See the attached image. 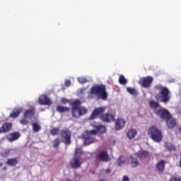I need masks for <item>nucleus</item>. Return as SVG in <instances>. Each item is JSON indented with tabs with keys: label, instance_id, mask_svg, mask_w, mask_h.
<instances>
[{
	"label": "nucleus",
	"instance_id": "9",
	"mask_svg": "<svg viewBox=\"0 0 181 181\" xmlns=\"http://www.w3.org/2000/svg\"><path fill=\"white\" fill-rule=\"evenodd\" d=\"M106 110L107 107H105L95 108L90 117V119H95L97 117H101V115H104V112H105Z\"/></svg>",
	"mask_w": 181,
	"mask_h": 181
},
{
	"label": "nucleus",
	"instance_id": "8",
	"mask_svg": "<svg viewBox=\"0 0 181 181\" xmlns=\"http://www.w3.org/2000/svg\"><path fill=\"white\" fill-rule=\"evenodd\" d=\"M139 83L144 88H150L151 86H152V83H153V77L148 76L141 78Z\"/></svg>",
	"mask_w": 181,
	"mask_h": 181
},
{
	"label": "nucleus",
	"instance_id": "37",
	"mask_svg": "<svg viewBox=\"0 0 181 181\" xmlns=\"http://www.w3.org/2000/svg\"><path fill=\"white\" fill-rule=\"evenodd\" d=\"M78 83H80V84H85V83H87V81H88L86 78L79 77L78 78Z\"/></svg>",
	"mask_w": 181,
	"mask_h": 181
},
{
	"label": "nucleus",
	"instance_id": "43",
	"mask_svg": "<svg viewBox=\"0 0 181 181\" xmlns=\"http://www.w3.org/2000/svg\"><path fill=\"white\" fill-rule=\"evenodd\" d=\"M122 181H129V178L128 177V176H124Z\"/></svg>",
	"mask_w": 181,
	"mask_h": 181
},
{
	"label": "nucleus",
	"instance_id": "16",
	"mask_svg": "<svg viewBox=\"0 0 181 181\" xmlns=\"http://www.w3.org/2000/svg\"><path fill=\"white\" fill-rule=\"evenodd\" d=\"M19 138H21V133L16 132L11 133L6 136V139L8 141V142H13L15 141H18Z\"/></svg>",
	"mask_w": 181,
	"mask_h": 181
},
{
	"label": "nucleus",
	"instance_id": "1",
	"mask_svg": "<svg viewBox=\"0 0 181 181\" xmlns=\"http://www.w3.org/2000/svg\"><path fill=\"white\" fill-rule=\"evenodd\" d=\"M155 90H157V91H159L158 93L155 95V98L157 100H150L148 102V105L150 108H153L154 110H156L160 107V105L159 103H163L164 104H168L169 101H170V90H169V88H168L165 86H163L160 84L156 85L154 87Z\"/></svg>",
	"mask_w": 181,
	"mask_h": 181
},
{
	"label": "nucleus",
	"instance_id": "3",
	"mask_svg": "<svg viewBox=\"0 0 181 181\" xmlns=\"http://www.w3.org/2000/svg\"><path fill=\"white\" fill-rule=\"evenodd\" d=\"M94 95H97L102 100H107L108 93H107L105 85L100 84L92 86L88 94V98H94Z\"/></svg>",
	"mask_w": 181,
	"mask_h": 181
},
{
	"label": "nucleus",
	"instance_id": "12",
	"mask_svg": "<svg viewBox=\"0 0 181 181\" xmlns=\"http://www.w3.org/2000/svg\"><path fill=\"white\" fill-rule=\"evenodd\" d=\"M96 159L100 162H108L110 160V155L105 151H102L96 154Z\"/></svg>",
	"mask_w": 181,
	"mask_h": 181
},
{
	"label": "nucleus",
	"instance_id": "24",
	"mask_svg": "<svg viewBox=\"0 0 181 181\" xmlns=\"http://www.w3.org/2000/svg\"><path fill=\"white\" fill-rule=\"evenodd\" d=\"M94 128H95L98 134H105L107 132V128L102 124L95 125Z\"/></svg>",
	"mask_w": 181,
	"mask_h": 181
},
{
	"label": "nucleus",
	"instance_id": "4",
	"mask_svg": "<svg viewBox=\"0 0 181 181\" xmlns=\"http://www.w3.org/2000/svg\"><path fill=\"white\" fill-rule=\"evenodd\" d=\"M147 134L154 142H160L162 141V132L156 126H152L147 130Z\"/></svg>",
	"mask_w": 181,
	"mask_h": 181
},
{
	"label": "nucleus",
	"instance_id": "34",
	"mask_svg": "<svg viewBox=\"0 0 181 181\" xmlns=\"http://www.w3.org/2000/svg\"><path fill=\"white\" fill-rule=\"evenodd\" d=\"M119 84H122L123 86H125V84H127V79L125 78V76H124V75L119 76Z\"/></svg>",
	"mask_w": 181,
	"mask_h": 181
},
{
	"label": "nucleus",
	"instance_id": "45",
	"mask_svg": "<svg viewBox=\"0 0 181 181\" xmlns=\"http://www.w3.org/2000/svg\"><path fill=\"white\" fill-rule=\"evenodd\" d=\"M7 169H8V167L4 166V167L2 168V170H3L4 172H6V170H7Z\"/></svg>",
	"mask_w": 181,
	"mask_h": 181
},
{
	"label": "nucleus",
	"instance_id": "26",
	"mask_svg": "<svg viewBox=\"0 0 181 181\" xmlns=\"http://www.w3.org/2000/svg\"><path fill=\"white\" fill-rule=\"evenodd\" d=\"M57 111L58 112H70V107L66 106L58 105L57 106Z\"/></svg>",
	"mask_w": 181,
	"mask_h": 181
},
{
	"label": "nucleus",
	"instance_id": "17",
	"mask_svg": "<svg viewBox=\"0 0 181 181\" xmlns=\"http://www.w3.org/2000/svg\"><path fill=\"white\" fill-rule=\"evenodd\" d=\"M166 165V161L165 160H161L158 162L156 165V170L159 173L165 172V166Z\"/></svg>",
	"mask_w": 181,
	"mask_h": 181
},
{
	"label": "nucleus",
	"instance_id": "44",
	"mask_svg": "<svg viewBox=\"0 0 181 181\" xmlns=\"http://www.w3.org/2000/svg\"><path fill=\"white\" fill-rule=\"evenodd\" d=\"M105 173H111V169H110V168L106 169Z\"/></svg>",
	"mask_w": 181,
	"mask_h": 181
},
{
	"label": "nucleus",
	"instance_id": "6",
	"mask_svg": "<svg viewBox=\"0 0 181 181\" xmlns=\"http://www.w3.org/2000/svg\"><path fill=\"white\" fill-rule=\"evenodd\" d=\"M154 113L156 114V115L160 117L161 119H165V121L172 118V115L170 114V112L163 107L157 110L156 112H154Z\"/></svg>",
	"mask_w": 181,
	"mask_h": 181
},
{
	"label": "nucleus",
	"instance_id": "31",
	"mask_svg": "<svg viewBox=\"0 0 181 181\" xmlns=\"http://www.w3.org/2000/svg\"><path fill=\"white\" fill-rule=\"evenodd\" d=\"M41 127L39 124L37 123H33V131H34V132H39L41 129Z\"/></svg>",
	"mask_w": 181,
	"mask_h": 181
},
{
	"label": "nucleus",
	"instance_id": "30",
	"mask_svg": "<svg viewBox=\"0 0 181 181\" xmlns=\"http://www.w3.org/2000/svg\"><path fill=\"white\" fill-rule=\"evenodd\" d=\"M127 91L128 92L129 94H131L132 95H138V92L134 88H127Z\"/></svg>",
	"mask_w": 181,
	"mask_h": 181
},
{
	"label": "nucleus",
	"instance_id": "36",
	"mask_svg": "<svg viewBox=\"0 0 181 181\" xmlns=\"http://www.w3.org/2000/svg\"><path fill=\"white\" fill-rule=\"evenodd\" d=\"M11 154V150H4L2 152L0 153L1 156L3 158H6L8 155Z\"/></svg>",
	"mask_w": 181,
	"mask_h": 181
},
{
	"label": "nucleus",
	"instance_id": "7",
	"mask_svg": "<svg viewBox=\"0 0 181 181\" xmlns=\"http://www.w3.org/2000/svg\"><path fill=\"white\" fill-rule=\"evenodd\" d=\"M61 136L64 139V144L65 145H70L71 144V132L69 129L65 128L61 130Z\"/></svg>",
	"mask_w": 181,
	"mask_h": 181
},
{
	"label": "nucleus",
	"instance_id": "35",
	"mask_svg": "<svg viewBox=\"0 0 181 181\" xmlns=\"http://www.w3.org/2000/svg\"><path fill=\"white\" fill-rule=\"evenodd\" d=\"M51 135H52L53 136L57 135L59 134V132H60V129L57 128V127H54L52 129H51Z\"/></svg>",
	"mask_w": 181,
	"mask_h": 181
},
{
	"label": "nucleus",
	"instance_id": "14",
	"mask_svg": "<svg viewBox=\"0 0 181 181\" xmlns=\"http://www.w3.org/2000/svg\"><path fill=\"white\" fill-rule=\"evenodd\" d=\"M40 105H52V100L46 95H42L38 99Z\"/></svg>",
	"mask_w": 181,
	"mask_h": 181
},
{
	"label": "nucleus",
	"instance_id": "28",
	"mask_svg": "<svg viewBox=\"0 0 181 181\" xmlns=\"http://www.w3.org/2000/svg\"><path fill=\"white\" fill-rule=\"evenodd\" d=\"M125 162H127V158L123 156H119L117 160L118 166H122V165H125Z\"/></svg>",
	"mask_w": 181,
	"mask_h": 181
},
{
	"label": "nucleus",
	"instance_id": "41",
	"mask_svg": "<svg viewBox=\"0 0 181 181\" xmlns=\"http://www.w3.org/2000/svg\"><path fill=\"white\" fill-rule=\"evenodd\" d=\"M71 84V81L70 80L65 81V86L66 87H70Z\"/></svg>",
	"mask_w": 181,
	"mask_h": 181
},
{
	"label": "nucleus",
	"instance_id": "19",
	"mask_svg": "<svg viewBox=\"0 0 181 181\" xmlns=\"http://www.w3.org/2000/svg\"><path fill=\"white\" fill-rule=\"evenodd\" d=\"M35 108L28 109L24 112V118H29L30 119H33L35 118Z\"/></svg>",
	"mask_w": 181,
	"mask_h": 181
},
{
	"label": "nucleus",
	"instance_id": "33",
	"mask_svg": "<svg viewBox=\"0 0 181 181\" xmlns=\"http://www.w3.org/2000/svg\"><path fill=\"white\" fill-rule=\"evenodd\" d=\"M165 148L168 151H176V147H175V146H173V144H170V143L165 144Z\"/></svg>",
	"mask_w": 181,
	"mask_h": 181
},
{
	"label": "nucleus",
	"instance_id": "18",
	"mask_svg": "<svg viewBox=\"0 0 181 181\" xmlns=\"http://www.w3.org/2000/svg\"><path fill=\"white\" fill-rule=\"evenodd\" d=\"M12 129V123L6 122L2 124V127H0V134H4L9 132Z\"/></svg>",
	"mask_w": 181,
	"mask_h": 181
},
{
	"label": "nucleus",
	"instance_id": "23",
	"mask_svg": "<svg viewBox=\"0 0 181 181\" xmlns=\"http://www.w3.org/2000/svg\"><path fill=\"white\" fill-rule=\"evenodd\" d=\"M136 155L140 159H144L149 155V153L146 150H140L136 153Z\"/></svg>",
	"mask_w": 181,
	"mask_h": 181
},
{
	"label": "nucleus",
	"instance_id": "32",
	"mask_svg": "<svg viewBox=\"0 0 181 181\" xmlns=\"http://www.w3.org/2000/svg\"><path fill=\"white\" fill-rule=\"evenodd\" d=\"M52 144H53V148H59V146H60V139H59V138L55 139L52 141Z\"/></svg>",
	"mask_w": 181,
	"mask_h": 181
},
{
	"label": "nucleus",
	"instance_id": "29",
	"mask_svg": "<svg viewBox=\"0 0 181 181\" xmlns=\"http://www.w3.org/2000/svg\"><path fill=\"white\" fill-rule=\"evenodd\" d=\"M81 153H83V151L80 147H76L74 152V156L76 158H81Z\"/></svg>",
	"mask_w": 181,
	"mask_h": 181
},
{
	"label": "nucleus",
	"instance_id": "38",
	"mask_svg": "<svg viewBox=\"0 0 181 181\" xmlns=\"http://www.w3.org/2000/svg\"><path fill=\"white\" fill-rule=\"evenodd\" d=\"M28 123H29V122L28 120H26L25 119H23L20 120V124H21V125H28Z\"/></svg>",
	"mask_w": 181,
	"mask_h": 181
},
{
	"label": "nucleus",
	"instance_id": "42",
	"mask_svg": "<svg viewBox=\"0 0 181 181\" xmlns=\"http://www.w3.org/2000/svg\"><path fill=\"white\" fill-rule=\"evenodd\" d=\"M61 101H62V104H67V103H69V100H67L66 98H62Z\"/></svg>",
	"mask_w": 181,
	"mask_h": 181
},
{
	"label": "nucleus",
	"instance_id": "20",
	"mask_svg": "<svg viewBox=\"0 0 181 181\" xmlns=\"http://www.w3.org/2000/svg\"><path fill=\"white\" fill-rule=\"evenodd\" d=\"M128 163L132 166V168H136V166L139 165V161H138V158L130 156L128 158Z\"/></svg>",
	"mask_w": 181,
	"mask_h": 181
},
{
	"label": "nucleus",
	"instance_id": "21",
	"mask_svg": "<svg viewBox=\"0 0 181 181\" xmlns=\"http://www.w3.org/2000/svg\"><path fill=\"white\" fill-rule=\"evenodd\" d=\"M166 125L169 129H173L175 127H176L177 123H176V119L173 118H170V119L166 120Z\"/></svg>",
	"mask_w": 181,
	"mask_h": 181
},
{
	"label": "nucleus",
	"instance_id": "27",
	"mask_svg": "<svg viewBox=\"0 0 181 181\" xmlns=\"http://www.w3.org/2000/svg\"><path fill=\"white\" fill-rule=\"evenodd\" d=\"M136 136V130L134 129H131L128 131L127 138H129V139H134V138H135Z\"/></svg>",
	"mask_w": 181,
	"mask_h": 181
},
{
	"label": "nucleus",
	"instance_id": "40",
	"mask_svg": "<svg viewBox=\"0 0 181 181\" xmlns=\"http://www.w3.org/2000/svg\"><path fill=\"white\" fill-rule=\"evenodd\" d=\"M88 134H90V135H97L98 132H97V129H93V130H90V132H88Z\"/></svg>",
	"mask_w": 181,
	"mask_h": 181
},
{
	"label": "nucleus",
	"instance_id": "11",
	"mask_svg": "<svg viewBox=\"0 0 181 181\" xmlns=\"http://www.w3.org/2000/svg\"><path fill=\"white\" fill-rule=\"evenodd\" d=\"M83 139H84V145H91L95 142V138L93 137L90 134H88V131L86 132L83 134Z\"/></svg>",
	"mask_w": 181,
	"mask_h": 181
},
{
	"label": "nucleus",
	"instance_id": "15",
	"mask_svg": "<svg viewBox=\"0 0 181 181\" xmlns=\"http://www.w3.org/2000/svg\"><path fill=\"white\" fill-rule=\"evenodd\" d=\"M126 122H127L125 121V119L121 117L117 118L115 121V128L116 131H121V129H122V128L125 127Z\"/></svg>",
	"mask_w": 181,
	"mask_h": 181
},
{
	"label": "nucleus",
	"instance_id": "25",
	"mask_svg": "<svg viewBox=\"0 0 181 181\" xmlns=\"http://www.w3.org/2000/svg\"><path fill=\"white\" fill-rule=\"evenodd\" d=\"M21 112H22V109L15 108L14 110H13L12 112H11L10 118H18Z\"/></svg>",
	"mask_w": 181,
	"mask_h": 181
},
{
	"label": "nucleus",
	"instance_id": "10",
	"mask_svg": "<svg viewBox=\"0 0 181 181\" xmlns=\"http://www.w3.org/2000/svg\"><path fill=\"white\" fill-rule=\"evenodd\" d=\"M99 119H100V121H102V122H106V124H108L110 122H114V121H115V116L110 113H103V115L99 117Z\"/></svg>",
	"mask_w": 181,
	"mask_h": 181
},
{
	"label": "nucleus",
	"instance_id": "39",
	"mask_svg": "<svg viewBox=\"0 0 181 181\" xmlns=\"http://www.w3.org/2000/svg\"><path fill=\"white\" fill-rule=\"evenodd\" d=\"M169 181H181L180 177H172Z\"/></svg>",
	"mask_w": 181,
	"mask_h": 181
},
{
	"label": "nucleus",
	"instance_id": "5",
	"mask_svg": "<svg viewBox=\"0 0 181 181\" xmlns=\"http://www.w3.org/2000/svg\"><path fill=\"white\" fill-rule=\"evenodd\" d=\"M147 134L154 142H160L162 141V132L156 126H152L147 130Z\"/></svg>",
	"mask_w": 181,
	"mask_h": 181
},
{
	"label": "nucleus",
	"instance_id": "13",
	"mask_svg": "<svg viewBox=\"0 0 181 181\" xmlns=\"http://www.w3.org/2000/svg\"><path fill=\"white\" fill-rule=\"evenodd\" d=\"M70 166L73 169H78L81 166V158L80 157H74L69 162Z\"/></svg>",
	"mask_w": 181,
	"mask_h": 181
},
{
	"label": "nucleus",
	"instance_id": "22",
	"mask_svg": "<svg viewBox=\"0 0 181 181\" xmlns=\"http://www.w3.org/2000/svg\"><path fill=\"white\" fill-rule=\"evenodd\" d=\"M18 163L19 160L17 158H8L6 160V165H8V166H16Z\"/></svg>",
	"mask_w": 181,
	"mask_h": 181
},
{
	"label": "nucleus",
	"instance_id": "2",
	"mask_svg": "<svg viewBox=\"0 0 181 181\" xmlns=\"http://www.w3.org/2000/svg\"><path fill=\"white\" fill-rule=\"evenodd\" d=\"M71 114L73 118H80L85 114L88 112V110L85 107L81 106V101L76 99L71 103Z\"/></svg>",
	"mask_w": 181,
	"mask_h": 181
},
{
	"label": "nucleus",
	"instance_id": "46",
	"mask_svg": "<svg viewBox=\"0 0 181 181\" xmlns=\"http://www.w3.org/2000/svg\"><path fill=\"white\" fill-rule=\"evenodd\" d=\"M4 166V163L1 162L0 163V168H2Z\"/></svg>",
	"mask_w": 181,
	"mask_h": 181
}]
</instances>
